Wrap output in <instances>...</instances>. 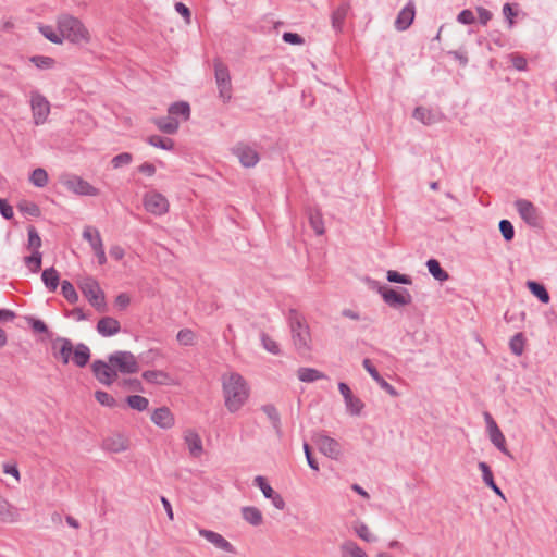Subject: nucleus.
Returning a JSON list of instances; mask_svg holds the SVG:
<instances>
[{
    "label": "nucleus",
    "mask_w": 557,
    "mask_h": 557,
    "mask_svg": "<svg viewBox=\"0 0 557 557\" xmlns=\"http://www.w3.org/2000/svg\"><path fill=\"white\" fill-rule=\"evenodd\" d=\"M386 278L391 283H399L404 285L412 284V278L410 275L401 274L395 270H388L386 273Z\"/></svg>",
    "instance_id": "nucleus-52"
},
{
    "label": "nucleus",
    "mask_w": 557,
    "mask_h": 557,
    "mask_svg": "<svg viewBox=\"0 0 557 557\" xmlns=\"http://www.w3.org/2000/svg\"><path fill=\"white\" fill-rule=\"evenodd\" d=\"M515 207L520 218L531 227H540L542 219L539 209L527 199H518L515 201Z\"/></svg>",
    "instance_id": "nucleus-9"
},
{
    "label": "nucleus",
    "mask_w": 557,
    "mask_h": 557,
    "mask_svg": "<svg viewBox=\"0 0 557 557\" xmlns=\"http://www.w3.org/2000/svg\"><path fill=\"white\" fill-rule=\"evenodd\" d=\"M143 203L145 209L154 215H163L169 211L168 199L156 190L146 193Z\"/></svg>",
    "instance_id": "nucleus-11"
},
{
    "label": "nucleus",
    "mask_w": 557,
    "mask_h": 557,
    "mask_svg": "<svg viewBox=\"0 0 557 557\" xmlns=\"http://www.w3.org/2000/svg\"><path fill=\"white\" fill-rule=\"evenodd\" d=\"M133 156L129 152H122L111 160V164L114 169L127 165L132 162Z\"/></svg>",
    "instance_id": "nucleus-59"
},
{
    "label": "nucleus",
    "mask_w": 557,
    "mask_h": 557,
    "mask_svg": "<svg viewBox=\"0 0 557 557\" xmlns=\"http://www.w3.org/2000/svg\"><path fill=\"white\" fill-rule=\"evenodd\" d=\"M41 280L50 292H55L60 284V274L53 267H51L42 271Z\"/></svg>",
    "instance_id": "nucleus-28"
},
{
    "label": "nucleus",
    "mask_w": 557,
    "mask_h": 557,
    "mask_svg": "<svg viewBox=\"0 0 557 557\" xmlns=\"http://www.w3.org/2000/svg\"><path fill=\"white\" fill-rule=\"evenodd\" d=\"M282 38L290 45H302L305 42V39L297 33L285 32Z\"/></svg>",
    "instance_id": "nucleus-64"
},
{
    "label": "nucleus",
    "mask_w": 557,
    "mask_h": 557,
    "mask_svg": "<svg viewBox=\"0 0 557 557\" xmlns=\"http://www.w3.org/2000/svg\"><path fill=\"white\" fill-rule=\"evenodd\" d=\"M83 238L90 244L98 259V263L101 265L104 264L107 262V257L99 231L97 228L86 226L83 231Z\"/></svg>",
    "instance_id": "nucleus-13"
},
{
    "label": "nucleus",
    "mask_w": 557,
    "mask_h": 557,
    "mask_svg": "<svg viewBox=\"0 0 557 557\" xmlns=\"http://www.w3.org/2000/svg\"><path fill=\"white\" fill-rule=\"evenodd\" d=\"M30 109L35 125L44 124L50 114V102L38 90L30 92Z\"/></svg>",
    "instance_id": "nucleus-7"
},
{
    "label": "nucleus",
    "mask_w": 557,
    "mask_h": 557,
    "mask_svg": "<svg viewBox=\"0 0 557 557\" xmlns=\"http://www.w3.org/2000/svg\"><path fill=\"white\" fill-rule=\"evenodd\" d=\"M199 534L205 537L208 542L213 544L216 548H220L222 550H225L227 553H236L235 547L225 540L221 534L207 530V529H199Z\"/></svg>",
    "instance_id": "nucleus-19"
},
{
    "label": "nucleus",
    "mask_w": 557,
    "mask_h": 557,
    "mask_svg": "<svg viewBox=\"0 0 557 557\" xmlns=\"http://www.w3.org/2000/svg\"><path fill=\"white\" fill-rule=\"evenodd\" d=\"M27 323L33 329V331L36 333H45L48 336L52 335V333L49 331L47 324L42 320L29 317V318H27Z\"/></svg>",
    "instance_id": "nucleus-55"
},
{
    "label": "nucleus",
    "mask_w": 557,
    "mask_h": 557,
    "mask_svg": "<svg viewBox=\"0 0 557 557\" xmlns=\"http://www.w3.org/2000/svg\"><path fill=\"white\" fill-rule=\"evenodd\" d=\"M29 60L38 69H50L55 63L54 59L45 55H34Z\"/></svg>",
    "instance_id": "nucleus-56"
},
{
    "label": "nucleus",
    "mask_w": 557,
    "mask_h": 557,
    "mask_svg": "<svg viewBox=\"0 0 557 557\" xmlns=\"http://www.w3.org/2000/svg\"><path fill=\"white\" fill-rule=\"evenodd\" d=\"M213 65L219 97L226 103L232 99V82L228 67L220 59H214Z\"/></svg>",
    "instance_id": "nucleus-5"
},
{
    "label": "nucleus",
    "mask_w": 557,
    "mask_h": 557,
    "mask_svg": "<svg viewBox=\"0 0 557 557\" xmlns=\"http://www.w3.org/2000/svg\"><path fill=\"white\" fill-rule=\"evenodd\" d=\"M79 288L84 296L88 299L89 304L98 311L104 312L107 310L104 293L101 290L98 282L91 277L85 278Z\"/></svg>",
    "instance_id": "nucleus-6"
},
{
    "label": "nucleus",
    "mask_w": 557,
    "mask_h": 557,
    "mask_svg": "<svg viewBox=\"0 0 557 557\" xmlns=\"http://www.w3.org/2000/svg\"><path fill=\"white\" fill-rule=\"evenodd\" d=\"M298 379L301 382L311 383L321 379H324L325 375L313 368H299L297 371Z\"/></svg>",
    "instance_id": "nucleus-39"
},
{
    "label": "nucleus",
    "mask_w": 557,
    "mask_h": 557,
    "mask_svg": "<svg viewBox=\"0 0 557 557\" xmlns=\"http://www.w3.org/2000/svg\"><path fill=\"white\" fill-rule=\"evenodd\" d=\"M73 343L70 338L57 336L51 341V351L54 359L67 364L73 352Z\"/></svg>",
    "instance_id": "nucleus-12"
},
{
    "label": "nucleus",
    "mask_w": 557,
    "mask_h": 557,
    "mask_svg": "<svg viewBox=\"0 0 557 557\" xmlns=\"http://www.w3.org/2000/svg\"><path fill=\"white\" fill-rule=\"evenodd\" d=\"M17 209L23 214L37 218L40 215L41 211L37 203L28 200H23L17 205Z\"/></svg>",
    "instance_id": "nucleus-44"
},
{
    "label": "nucleus",
    "mask_w": 557,
    "mask_h": 557,
    "mask_svg": "<svg viewBox=\"0 0 557 557\" xmlns=\"http://www.w3.org/2000/svg\"><path fill=\"white\" fill-rule=\"evenodd\" d=\"M527 287L533 296H535L541 302L548 304L550 300L549 294L546 287L536 281H528Z\"/></svg>",
    "instance_id": "nucleus-34"
},
{
    "label": "nucleus",
    "mask_w": 557,
    "mask_h": 557,
    "mask_svg": "<svg viewBox=\"0 0 557 557\" xmlns=\"http://www.w3.org/2000/svg\"><path fill=\"white\" fill-rule=\"evenodd\" d=\"M524 336L522 333L513 335L509 342L510 349L513 355L521 356L524 349Z\"/></svg>",
    "instance_id": "nucleus-51"
},
{
    "label": "nucleus",
    "mask_w": 557,
    "mask_h": 557,
    "mask_svg": "<svg viewBox=\"0 0 557 557\" xmlns=\"http://www.w3.org/2000/svg\"><path fill=\"white\" fill-rule=\"evenodd\" d=\"M91 371L96 377V380L106 386H111L116 380L117 374L116 370L112 367V364L103 360H95L91 363Z\"/></svg>",
    "instance_id": "nucleus-10"
},
{
    "label": "nucleus",
    "mask_w": 557,
    "mask_h": 557,
    "mask_svg": "<svg viewBox=\"0 0 557 557\" xmlns=\"http://www.w3.org/2000/svg\"><path fill=\"white\" fill-rule=\"evenodd\" d=\"M261 410L267 414V417L271 421L272 426L275 430L276 434L278 436H281L282 435L281 417H280V413H278L277 409L275 408V406L272 404H267L261 407Z\"/></svg>",
    "instance_id": "nucleus-35"
},
{
    "label": "nucleus",
    "mask_w": 557,
    "mask_h": 557,
    "mask_svg": "<svg viewBox=\"0 0 557 557\" xmlns=\"http://www.w3.org/2000/svg\"><path fill=\"white\" fill-rule=\"evenodd\" d=\"M342 557H369L367 553L354 541H345L339 546Z\"/></svg>",
    "instance_id": "nucleus-31"
},
{
    "label": "nucleus",
    "mask_w": 557,
    "mask_h": 557,
    "mask_svg": "<svg viewBox=\"0 0 557 557\" xmlns=\"http://www.w3.org/2000/svg\"><path fill=\"white\" fill-rule=\"evenodd\" d=\"M413 117L424 125H431L438 121L437 115L424 107H417L413 111Z\"/></svg>",
    "instance_id": "nucleus-36"
},
{
    "label": "nucleus",
    "mask_w": 557,
    "mask_h": 557,
    "mask_svg": "<svg viewBox=\"0 0 557 557\" xmlns=\"http://www.w3.org/2000/svg\"><path fill=\"white\" fill-rule=\"evenodd\" d=\"M426 268L430 274L440 282H444L449 278L448 272L441 267V263L436 259H429L426 261Z\"/></svg>",
    "instance_id": "nucleus-38"
},
{
    "label": "nucleus",
    "mask_w": 557,
    "mask_h": 557,
    "mask_svg": "<svg viewBox=\"0 0 557 557\" xmlns=\"http://www.w3.org/2000/svg\"><path fill=\"white\" fill-rule=\"evenodd\" d=\"M97 332L103 337L117 334L121 331L120 322L112 317H103L97 323Z\"/></svg>",
    "instance_id": "nucleus-20"
},
{
    "label": "nucleus",
    "mask_w": 557,
    "mask_h": 557,
    "mask_svg": "<svg viewBox=\"0 0 557 557\" xmlns=\"http://www.w3.org/2000/svg\"><path fill=\"white\" fill-rule=\"evenodd\" d=\"M103 446L107 450L112 453H121L128 448L127 441L121 435L107 437L103 441Z\"/></svg>",
    "instance_id": "nucleus-32"
},
{
    "label": "nucleus",
    "mask_w": 557,
    "mask_h": 557,
    "mask_svg": "<svg viewBox=\"0 0 557 557\" xmlns=\"http://www.w3.org/2000/svg\"><path fill=\"white\" fill-rule=\"evenodd\" d=\"M146 141L149 145L163 150H172L174 148V141L171 138L161 137L159 135H151L146 139Z\"/></svg>",
    "instance_id": "nucleus-42"
},
{
    "label": "nucleus",
    "mask_w": 557,
    "mask_h": 557,
    "mask_svg": "<svg viewBox=\"0 0 557 557\" xmlns=\"http://www.w3.org/2000/svg\"><path fill=\"white\" fill-rule=\"evenodd\" d=\"M233 151L245 168L255 166L259 161L258 152L247 145L238 144Z\"/></svg>",
    "instance_id": "nucleus-16"
},
{
    "label": "nucleus",
    "mask_w": 557,
    "mask_h": 557,
    "mask_svg": "<svg viewBox=\"0 0 557 557\" xmlns=\"http://www.w3.org/2000/svg\"><path fill=\"white\" fill-rule=\"evenodd\" d=\"M308 219L310 226L313 228L317 235L324 234V223L322 219V214L317 209H309Z\"/></svg>",
    "instance_id": "nucleus-40"
},
{
    "label": "nucleus",
    "mask_w": 557,
    "mask_h": 557,
    "mask_svg": "<svg viewBox=\"0 0 557 557\" xmlns=\"http://www.w3.org/2000/svg\"><path fill=\"white\" fill-rule=\"evenodd\" d=\"M168 113L172 117L176 119L180 115L184 121H188L190 119V106L186 101H176L170 104Z\"/></svg>",
    "instance_id": "nucleus-29"
},
{
    "label": "nucleus",
    "mask_w": 557,
    "mask_h": 557,
    "mask_svg": "<svg viewBox=\"0 0 557 557\" xmlns=\"http://www.w3.org/2000/svg\"><path fill=\"white\" fill-rule=\"evenodd\" d=\"M312 440L325 456L332 459H337L341 456V445L336 440L324 434H317Z\"/></svg>",
    "instance_id": "nucleus-15"
},
{
    "label": "nucleus",
    "mask_w": 557,
    "mask_h": 557,
    "mask_svg": "<svg viewBox=\"0 0 557 557\" xmlns=\"http://www.w3.org/2000/svg\"><path fill=\"white\" fill-rule=\"evenodd\" d=\"M253 482L255 485H257L261 490L265 498H270L273 495L274 490L270 486L264 476L257 475Z\"/></svg>",
    "instance_id": "nucleus-57"
},
{
    "label": "nucleus",
    "mask_w": 557,
    "mask_h": 557,
    "mask_svg": "<svg viewBox=\"0 0 557 557\" xmlns=\"http://www.w3.org/2000/svg\"><path fill=\"white\" fill-rule=\"evenodd\" d=\"M29 181L36 187H45L48 184V173L42 168H37L32 172Z\"/></svg>",
    "instance_id": "nucleus-45"
},
{
    "label": "nucleus",
    "mask_w": 557,
    "mask_h": 557,
    "mask_svg": "<svg viewBox=\"0 0 557 557\" xmlns=\"http://www.w3.org/2000/svg\"><path fill=\"white\" fill-rule=\"evenodd\" d=\"M42 253L40 250L32 251V255L24 257L25 265L34 273L41 269Z\"/></svg>",
    "instance_id": "nucleus-41"
},
{
    "label": "nucleus",
    "mask_w": 557,
    "mask_h": 557,
    "mask_svg": "<svg viewBox=\"0 0 557 557\" xmlns=\"http://www.w3.org/2000/svg\"><path fill=\"white\" fill-rule=\"evenodd\" d=\"M108 361L116 370V374H134L139 371V363L131 351L117 350L108 356Z\"/></svg>",
    "instance_id": "nucleus-4"
},
{
    "label": "nucleus",
    "mask_w": 557,
    "mask_h": 557,
    "mask_svg": "<svg viewBox=\"0 0 557 557\" xmlns=\"http://www.w3.org/2000/svg\"><path fill=\"white\" fill-rule=\"evenodd\" d=\"M65 187L77 194L83 196H98L99 189L94 187L87 181L83 180L81 176L71 175L64 181Z\"/></svg>",
    "instance_id": "nucleus-14"
},
{
    "label": "nucleus",
    "mask_w": 557,
    "mask_h": 557,
    "mask_svg": "<svg viewBox=\"0 0 557 557\" xmlns=\"http://www.w3.org/2000/svg\"><path fill=\"white\" fill-rule=\"evenodd\" d=\"M416 9L413 2H408L398 13L395 20V28L399 32L408 29L413 23Z\"/></svg>",
    "instance_id": "nucleus-18"
},
{
    "label": "nucleus",
    "mask_w": 557,
    "mask_h": 557,
    "mask_svg": "<svg viewBox=\"0 0 557 557\" xmlns=\"http://www.w3.org/2000/svg\"><path fill=\"white\" fill-rule=\"evenodd\" d=\"M222 389L225 407L232 413L246 404L250 392L246 380L236 372L222 376Z\"/></svg>",
    "instance_id": "nucleus-1"
},
{
    "label": "nucleus",
    "mask_w": 557,
    "mask_h": 557,
    "mask_svg": "<svg viewBox=\"0 0 557 557\" xmlns=\"http://www.w3.org/2000/svg\"><path fill=\"white\" fill-rule=\"evenodd\" d=\"M499 231L506 242H511L515 237V228L509 220H500Z\"/></svg>",
    "instance_id": "nucleus-54"
},
{
    "label": "nucleus",
    "mask_w": 557,
    "mask_h": 557,
    "mask_svg": "<svg viewBox=\"0 0 557 557\" xmlns=\"http://www.w3.org/2000/svg\"><path fill=\"white\" fill-rule=\"evenodd\" d=\"M288 321L294 345L300 355H306L310 350V332L304 318L296 309L288 312Z\"/></svg>",
    "instance_id": "nucleus-3"
},
{
    "label": "nucleus",
    "mask_w": 557,
    "mask_h": 557,
    "mask_svg": "<svg viewBox=\"0 0 557 557\" xmlns=\"http://www.w3.org/2000/svg\"><path fill=\"white\" fill-rule=\"evenodd\" d=\"M377 292L382 296L384 302L392 308L407 306L412 301V297L406 288H401V290L398 292L388 286H379Z\"/></svg>",
    "instance_id": "nucleus-8"
},
{
    "label": "nucleus",
    "mask_w": 557,
    "mask_h": 557,
    "mask_svg": "<svg viewBox=\"0 0 557 557\" xmlns=\"http://www.w3.org/2000/svg\"><path fill=\"white\" fill-rule=\"evenodd\" d=\"M356 533L360 539H362L366 542H374L376 541V537L370 532L369 528L364 523H360L355 528Z\"/></svg>",
    "instance_id": "nucleus-61"
},
{
    "label": "nucleus",
    "mask_w": 557,
    "mask_h": 557,
    "mask_svg": "<svg viewBox=\"0 0 557 557\" xmlns=\"http://www.w3.org/2000/svg\"><path fill=\"white\" fill-rule=\"evenodd\" d=\"M185 443L188 446L189 454L193 457H199L202 454V441L199 434L193 430H188L185 432Z\"/></svg>",
    "instance_id": "nucleus-23"
},
{
    "label": "nucleus",
    "mask_w": 557,
    "mask_h": 557,
    "mask_svg": "<svg viewBox=\"0 0 557 557\" xmlns=\"http://www.w3.org/2000/svg\"><path fill=\"white\" fill-rule=\"evenodd\" d=\"M61 293L70 304L77 302L78 294L76 293L73 284L70 281L64 280L61 283Z\"/></svg>",
    "instance_id": "nucleus-48"
},
{
    "label": "nucleus",
    "mask_w": 557,
    "mask_h": 557,
    "mask_svg": "<svg viewBox=\"0 0 557 557\" xmlns=\"http://www.w3.org/2000/svg\"><path fill=\"white\" fill-rule=\"evenodd\" d=\"M176 339L183 346H193L196 344V334L190 329H182L178 331Z\"/></svg>",
    "instance_id": "nucleus-49"
},
{
    "label": "nucleus",
    "mask_w": 557,
    "mask_h": 557,
    "mask_svg": "<svg viewBox=\"0 0 557 557\" xmlns=\"http://www.w3.org/2000/svg\"><path fill=\"white\" fill-rule=\"evenodd\" d=\"M345 405L351 416H359L364 407L363 401L354 395L345 400Z\"/></svg>",
    "instance_id": "nucleus-46"
},
{
    "label": "nucleus",
    "mask_w": 557,
    "mask_h": 557,
    "mask_svg": "<svg viewBox=\"0 0 557 557\" xmlns=\"http://www.w3.org/2000/svg\"><path fill=\"white\" fill-rule=\"evenodd\" d=\"M153 123L160 132L169 135L176 134L180 127L178 121L170 115L156 117L153 119Z\"/></svg>",
    "instance_id": "nucleus-24"
},
{
    "label": "nucleus",
    "mask_w": 557,
    "mask_h": 557,
    "mask_svg": "<svg viewBox=\"0 0 557 557\" xmlns=\"http://www.w3.org/2000/svg\"><path fill=\"white\" fill-rule=\"evenodd\" d=\"M16 509L0 495V519L3 522H14L17 520Z\"/></svg>",
    "instance_id": "nucleus-33"
},
{
    "label": "nucleus",
    "mask_w": 557,
    "mask_h": 557,
    "mask_svg": "<svg viewBox=\"0 0 557 557\" xmlns=\"http://www.w3.org/2000/svg\"><path fill=\"white\" fill-rule=\"evenodd\" d=\"M151 420L162 429H170L174 425V417L168 407L157 408L151 414Z\"/></svg>",
    "instance_id": "nucleus-21"
},
{
    "label": "nucleus",
    "mask_w": 557,
    "mask_h": 557,
    "mask_svg": "<svg viewBox=\"0 0 557 557\" xmlns=\"http://www.w3.org/2000/svg\"><path fill=\"white\" fill-rule=\"evenodd\" d=\"M39 32L46 39H48L49 41H51L53 44L61 45L63 42L61 33L58 34L57 32H54L52 26L41 25L39 27Z\"/></svg>",
    "instance_id": "nucleus-50"
},
{
    "label": "nucleus",
    "mask_w": 557,
    "mask_h": 557,
    "mask_svg": "<svg viewBox=\"0 0 557 557\" xmlns=\"http://www.w3.org/2000/svg\"><path fill=\"white\" fill-rule=\"evenodd\" d=\"M95 398L102 406H106L109 408H113L116 406L115 398L104 391H96Z\"/></svg>",
    "instance_id": "nucleus-53"
},
{
    "label": "nucleus",
    "mask_w": 557,
    "mask_h": 557,
    "mask_svg": "<svg viewBox=\"0 0 557 557\" xmlns=\"http://www.w3.org/2000/svg\"><path fill=\"white\" fill-rule=\"evenodd\" d=\"M362 366L366 371L371 375V377L380 385L382 389H384L392 397H397L398 392L395 389L393 385H391L376 370V368L372 364L370 359H364L362 361Z\"/></svg>",
    "instance_id": "nucleus-17"
},
{
    "label": "nucleus",
    "mask_w": 557,
    "mask_h": 557,
    "mask_svg": "<svg viewBox=\"0 0 557 557\" xmlns=\"http://www.w3.org/2000/svg\"><path fill=\"white\" fill-rule=\"evenodd\" d=\"M91 357L89 347L84 343H78L73 346V352L71 359L73 363L78 368H84L88 364Z\"/></svg>",
    "instance_id": "nucleus-22"
},
{
    "label": "nucleus",
    "mask_w": 557,
    "mask_h": 557,
    "mask_svg": "<svg viewBox=\"0 0 557 557\" xmlns=\"http://www.w3.org/2000/svg\"><path fill=\"white\" fill-rule=\"evenodd\" d=\"M127 405L137 411H144L149 406V400L140 395H131L126 397Z\"/></svg>",
    "instance_id": "nucleus-43"
},
{
    "label": "nucleus",
    "mask_w": 557,
    "mask_h": 557,
    "mask_svg": "<svg viewBox=\"0 0 557 557\" xmlns=\"http://www.w3.org/2000/svg\"><path fill=\"white\" fill-rule=\"evenodd\" d=\"M242 515L245 521L255 527L260 525L263 521L261 511L253 506L243 507Z\"/></svg>",
    "instance_id": "nucleus-37"
},
{
    "label": "nucleus",
    "mask_w": 557,
    "mask_h": 557,
    "mask_svg": "<svg viewBox=\"0 0 557 557\" xmlns=\"http://www.w3.org/2000/svg\"><path fill=\"white\" fill-rule=\"evenodd\" d=\"M348 11H349L348 3H343L335 11H333L332 16H331L332 27L337 33H341L343 30L344 21L348 14Z\"/></svg>",
    "instance_id": "nucleus-30"
},
{
    "label": "nucleus",
    "mask_w": 557,
    "mask_h": 557,
    "mask_svg": "<svg viewBox=\"0 0 557 557\" xmlns=\"http://www.w3.org/2000/svg\"><path fill=\"white\" fill-rule=\"evenodd\" d=\"M261 342L264 349H267L269 352H272L274 355H277L280 352V347L274 339H272L268 334H261Z\"/></svg>",
    "instance_id": "nucleus-60"
},
{
    "label": "nucleus",
    "mask_w": 557,
    "mask_h": 557,
    "mask_svg": "<svg viewBox=\"0 0 557 557\" xmlns=\"http://www.w3.org/2000/svg\"><path fill=\"white\" fill-rule=\"evenodd\" d=\"M490 440L493 445L499 449L504 455L513 458L511 453L507 449L506 438L498 426H493L491 431H488Z\"/></svg>",
    "instance_id": "nucleus-26"
},
{
    "label": "nucleus",
    "mask_w": 557,
    "mask_h": 557,
    "mask_svg": "<svg viewBox=\"0 0 557 557\" xmlns=\"http://www.w3.org/2000/svg\"><path fill=\"white\" fill-rule=\"evenodd\" d=\"M457 21L465 25H470L474 23L475 17L471 10L465 9L457 15Z\"/></svg>",
    "instance_id": "nucleus-63"
},
{
    "label": "nucleus",
    "mask_w": 557,
    "mask_h": 557,
    "mask_svg": "<svg viewBox=\"0 0 557 557\" xmlns=\"http://www.w3.org/2000/svg\"><path fill=\"white\" fill-rule=\"evenodd\" d=\"M503 14L507 18L509 27H512L515 24L513 18L518 15V11L515 10L510 3H505L503 7Z\"/></svg>",
    "instance_id": "nucleus-62"
},
{
    "label": "nucleus",
    "mask_w": 557,
    "mask_h": 557,
    "mask_svg": "<svg viewBox=\"0 0 557 557\" xmlns=\"http://www.w3.org/2000/svg\"><path fill=\"white\" fill-rule=\"evenodd\" d=\"M27 235H28L27 249L32 250V251L39 250L42 245V242H41V238H40L37 230L32 225L28 226Z\"/></svg>",
    "instance_id": "nucleus-47"
},
{
    "label": "nucleus",
    "mask_w": 557,
    "mask_h": 557,
    "mask_svg": "<svg viewBox=\"0 0 557 557\" xmlns=\"http://www.w3.org/2000/svg\"><path fill=\"white\" fill-rule=\"evenodd\" d=\"M119 385L133 392H144L143 384L138 379H123L119 382Z\"/></svg>",
    "instance_id": "nucleus-58"
},
{
    "label": "nucleus",
    "mask_w": 557,
    "mask_h": 557,
    "mask_svg": "<svg viewBox=\"0 0 557 557\" xmlns=\"http://www.w3.org/2000/svg\"><path fill=\"white\" fill-rule=\"evenodd\" d=\"M479 469L482 471V479H483V482L499 497H502L503 499H505V496L502 492V490L497 486V484L495 483L494 481V476H493V472L490 468V466L484 462V461H481L479 462Z\"/></svg>",
    "instance_id": "nucleus-25"
},
{
    "label": "nucleus",
    "mask_w": 557,
    "mask_h": 557,
    "mask_svg": "<svg viewBox=\"0 0 557 557\" xmlns=\"http://www.w3.org/2000/svg\"><path fill=\"white\" fill-rule=\"evenodd\" d=\"M57 26L63 40L66 39L76 45L88 44L90 41V34L88 29L81 20L71 14H60L57 17Z\"/></svg>",
    "instance_id": "nucleus-2"
},
{
    "label": "nucleus",
    "mask_w": 557,
    "mask_h": 557,
    "mask_svg": "<svg viewBox=\"0 0 557 557\" xmlns=\"http://www.w3.org/2000/svg\"><path fill=\"white\" fill-rule=\"evenodd\" d=\"M143 379L151 384L166 385L171 377L162 370H147L141 374Z\"/></svg>",
    "instance_id": "nucleus-27"
}]
</instances>
